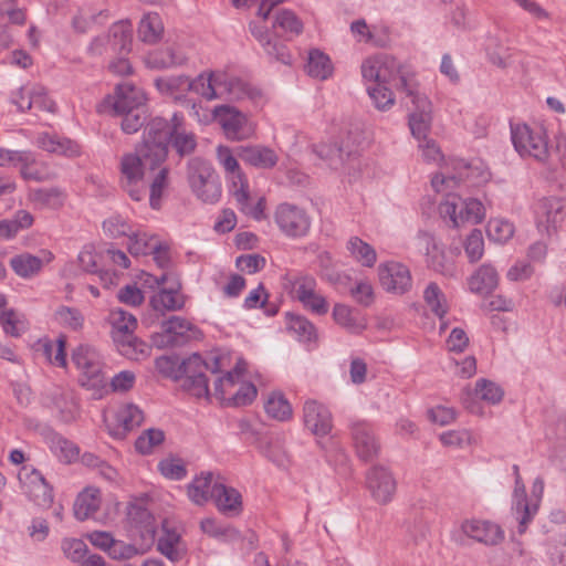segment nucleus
I'll list each match as a JSON object with an SVG mask.
<instances>
[{"label": "nucleus", "instance_id": "f257e3e1", "mask_svg": "<svg viewBox=\"0 0 566 566\" xmlns=\"http://www.w3.org/2000/svg\"><path fill=\"white\" fill-rule=\"evenodd\" d=\"M166 85L169 90L192 91L207 101L224 98L231 102H241L248 99L255 106H261L264 103L261 90L224 71L203 72L193 80L187 76L172 77L166 82Z\"/></svg>", "mask_w": 566, "mask_h": 566}, {"label": "nucleus", "instance_id": "f03ea898", "mask_svg": "<svg viewBox=\"0 0 566 566\" xmlns=\"http://www.w3.org/2000/svg\"><path fill=\"white\" fill-rule=\"evenodd\" d=\"M217 161L223 169L229 192L234 198L237 207L247 216L261 220L264 216V198H253L250 192L249 180L238 161L237 148L219 145L216 149Z\"/></svg>", "mask_w": 566, "mask_h": 566}, {"label": "nucleus", "instance_id": "7ed1b4c3", "mask_svg": "<svg viewBox=\"0 0 566 566\" xmlns=\"http://www.w3.org/2000/svg\"><path fill=\"white\" fill-rule=\"evenodd\" d=\"M361 75L365 81L374 82L375 85L392 83L406 94H413L417 87L407 67L388 54H377L366 59L361 64Z\"/></svg>", "mask_w": 566, "mask_h": 566}, {"label": "nucleus", "instance_id": "20e7f679", "mask_svg": "<svg viewBox=\"0 0 566 566\" xmlns=\"http://www.w3.org/2000/svg\"><path fill=\"white\" fill-rule=\"evenodd\" d=\"M175 129L176 120H174V116L170 119L157 116L146 123L138 153L149 163L151 170L166 160Z\"/></svg>", "mask_w": 566, "mask_h": 566}, {"label": "nucleus", "instance_id": "39448f33", "mask_svg": "<svg viewBox=\"0 0 566 566\" xmlns=\"http://www.w3.org/2000/svg\"><path fill=\"white\" fill-rule=\"evenodd\" d=\"M187 106L190 107L189 115L200 123H208L210 118L217 120L229 139L242 140L250 137L254 132L248 116L233 106H216L211 115L207 111L201 115L200 112L203 108L195 102L188 101Z\"/></svg>", "mask_w": 566, "mask_h": 566}, {"label": "nucleus", "instance_id": "423d86ee", "mask_svg": "<svg viewBox=\"0 0 566 566\" xmlns=\"http://www.w3.org/2000/svg\"><path fill=\"white\" fill-rule=\"evenodd\" d=\"M489 178V171L476 166L473 167L462 159H452L441 168L440 172L432 177L431 186L437 192H443L450 197L451 191L459 187L461 182L468 181L478 185L488 181Z\"/></svg>", "mask_w": 566, "mask_h": 566}, {"label": "nucleus", "instance_id": "0eeeda50", "mask_svg": "<svg viewBox=\"0 0 566 566\" xmlns=\"http://www.w3.org/2000/svg\"><path fill=\"white\" fill-rule=\"evenodd\" d=\"M187 179L192 192L205 203H216L221 197V182L212 165L199 157L189 160Z\"/></svg>", "mask_w": 566, "mask_h": 566}, {"label": "nucleus", "instance_id": "6e6552de", "mask_svg": "<svg viewBox=\"0 0 566 566\" xmlns=\"http://www.w3.org/2000/svg\"><path fill=\"white\" fill-rule=\"evenodd\" d=\"M511 139L520 156L534 158L539 163L547 160L549 147L543 127L527 124L511 125Z\"/></svg>", "mask_w": 566, "mask_h": 566}, {"label": "nucleus", "instance_id": "1a4fd4ad", "mask_svg": "<svg viewBox=\"0 0 566 566\" xmlns=\"http://www.w3.org/2000/svg\"><path fill=\"white\" fill-rule=\"evenodd\" d=\"M132 25L119 21L114 23L107 33L95 36L87 46V53L92 56H101L106 53L128 54L132 50Z\"/></svg>", "mask_w": 566, "mask_h": 566}, {"label": "nucleus", "instance_id": "9d476101", "mask_svg": "<svg viewBox=\"0 0 566 566\" xmlns=\"http://www.w3.org/2000/svg\"><path fill=\"white\" fill-rule=\"evenodd\" d=\"M149 166L138 153H128L120 158V186L125 192L135 201H140L146 196V184L144 181V168Z\"/></svg>", "mask_w": 566, "mask_h": 566}, {"label": "nucleus", "instance_id": "9b49d317", "mask_svg": "<svg viewBox=\"0 0 566 566\" xmlns=\"http://www.w3.org/2000/svg\"><path fill=\"white\" fill-rule=\"evenodd\" d=\"M274 222L280 231L291 239L305 237L312 224L311 217L303 208L289 202L280 203L276 207Z\"/></svg>", "mask_w": 566, "mask_h": 566}, {"label": "nucleus", "instance_id": "f8f14e48", "mask_svg": "<svg viewBox=\"0 0 566 566\" xmlns=\"http://www.w3.org/2000/svg\"><path fill=\"white\" fill-rule=\"evenodd\" d=\"M439 211L443 218L450 219L453 227H459L464 222L478 224L485 217L484 206L481 201L473 198L461 199L460 197H453V200L447 199L440 203Z\"/></svg>", "mask_w": 566, "mask_h": 566}, {"label": "nucleus", "instance_id": "ddd939ff", "mask_svg": "<svg viewBox=\"0 0 566 566\" xmlns=\"http://www.w3.org/2000/svg\"><path fill=\"white\" fill-rule=\"evenodd\" d=\"M72 361L81 371L83 386L97 387L104 384L102 357L94 347L88 345L78 346L73 352Z\"/></svg>", "mask_w": 566, "mask_h": 566}, {"label": "nucleus", "instance_id": "4468645a", "mask_svg": "<svg viewBox=\"0 0 566 566\" xmlns=\"http://www.w3.org/2000/svg\"><path fill=\"white\" fill-rule=\"evenodd\" d=\"M18 479L22 492L36 505L46 507L52 503V489L40 471L32 467L24 465L21 468Z\"/></svg>", "mask_w": 566, "mask_h": 566}, {"label": "nucleus", "instance_id": "2eb2a0df", "mask_svg": "<svg viewBox=\"0 0 566 566\" xmlns=\"http://www.w3.org/2000/svg\"><path fill=\"white\" fill-rule=\"evenodd\" d=\"M534 214L537 230L552 235L564 222V203L559 198H542L534 207Z\"/></svg>", "mask_w": 566, "mask_h": 566}, {"label": "nucleus", "instance_id": "dca6fc26", "mask_svg": "<svg viewBox=\"0 0 566 566\" xmlns=\"http://www.w3.org/2000/svg\"><path fill=\"white\" fill-rule=\"evenodd\" d=\"M104 419L109 433L117 439H123L129 431L140 426L144 413L136 405L125 403L114 410L112 415H105Z\"/></svg>", "mask_w": 566, "mask_h": 566}, {"label": "nucleus", "instance_id": "f3484780", "mask_svg": "<svg viewBox=\"0 0 566 566\" xmlns=\"http://www.w3.org/2000/svg\"><path fill=\"white\" fill-rule=\"evenodd\" d=\"M366 488L375 502L385 505L392 501L397 482L389 470L376 465L366 473Z\"/></svg>", "mask_w": 566, "mask_h": 566}, {"label": "nucleus", "instance_id": "a211bd4d", "mask_svg": "<svg viewBox=\"0 0 566 566\" xmlns=\"http://www.w3.org/2000/svg\"><path fill=\"white\" fill-rule=\"evenodd\" d=\"M54 260V254L46 249H40L36 254L21 252L11 256L9 264L15 275L23 280L38 276L43 268Z\"/></svg>", "mask_w": 566, "mask_h": 566}, {"label": "nucleus", "instance_id": "6ab92c4d", "mask_svg": "<svg viewBox=\"0 0 566 566\" xmlns=\"http://www.w3.org/2000/svg\"><path fill=\"white\" fill-rule=\"evenodd\" d=\"M379 281L381 286L395 294H405L412 286V276L407 265L389 261L378 268Z\"/></svg>", "mask_w": 566, "mask_h": 566}, {"label": "nucleus", "instance_id": "aec40b11", "mask_svg": "<svg viewBox=\"0 0 566 566\" xmlns=\"http://www.w3.org/2000/svg\"><path fill=\"white\" fill-rule=\"evenodd\" d=\"M416 109L409 115V128L412 136L418 139H426L431 128V104L429 99L418 88L413 94H407Z\"/></svg>", "mask_w": 566, "mask_h": 566}, {"label": "nucleus", "instance_id": "412c9836", "mask_svg": "<svg viewBox=\"0 0 566 566\" xmlns=\"http://www.w3.org/2000/svg\"><path fill=\"white\" fill-rule=\"evenodd\" d=\"M105 103L112 107L113 114L126 113L145 106L146 95L142 88L125 82L116 86L114 95L108 96Z\"/></svg>", "mask_w": 566, "mask_h": 566}, {"label": "nucleus", "instance_id": "4be33fe9", "mask_svg": "<svg viewBox=\"0 0 566 566\" xmlns=\"http://www.w3.org/2000/svg\"><path fill=\"white\" fill-rule=\"evenodd\" d=\"M350 431L355 450L361 460L369 461L378 455L380 444L373 427L368 422L354 421L350 426Z\"/></svg>", "mask_w": 566, "mask_h": 566}, {"label": "nucleus", "instance_id": "5701e85b", "mask_svg": "<svg viewBox=\"0 0 566 566\" xmlns=\"http://www.w3.org/2000/svg\"><path fill=\"white\" fill-rule=\"evenodd\" d=\"M303 420L305 427L316 437L329 434L333 428L331 411L316 400L305 401L303 407Z\"/></svg>", "mask_w": 566, "mask_h": 566}, {"label": "nucleus", "instance_id": "b1692460", "mask_svg": "<svg viewBox=\"0 0 566 566\" xmlns=\"http://www.w3.org/2000/svg\"><path fill=\"white\" fill-rule=\"evenodd\" d=\"M165 344L169 346H181L191 339L198 338L199 329L186 318L171 316L161 324Z\"/></svg>", "mask_w": 566, "mask_h": 566}, {"label": "nucleus", "instance_id": "393cba45", "mask_svg": "<svg viewBox=\"0 0 566 566\" xmlns=\"http://www.w3.org/2000/svg\"><path fill=\"white\" fill-rule=\"evenodd\" d=\"M461 531L468 537L485 545H497L504 538V532L497 524L481 520H467Z\"/></svg>", "mask_w": 566, "mask_h": 566}, {"label": "nucleus", "instance_id": "a878e982", "mask_svg": "<svg viewBox=\"0 0 566 566\" xmlns=\"http://www.w3.org/2000/svg\"><path fill=\"white\" fill-rule=\"evenodd\" d=\"M538 509V504H530L526 496L525 485L522 481L521 475H517L515 479V488H514V505L513 513L515 520L518 522L517 532L518 534H524L527 525L531 523L533 517L535 516Z\"/></svg>", "mask_w": 566, "mask_h": 566}, {"label": "nucleus", "instance_id": "bb28decb", "mask_svg": "<svg viewBox=\"0 0 566 566\" xmlns=\"http://www.w3.org/2000/svg\"><path fill=\"white\" fill-rule=\"evenodd\" d=\"M237 154L242 161L258 169H272L279 161L277 154L262 145L239 146Z\"/></svg>", "mask_w": 566, "mask_h": 566}, {"label": "nucleus", "instance_id": "cd10ccee", "mask_svg": "<svg viewBox=\"0 0 566 566\" xmlns=\"http://www.w3.org/2000/svg\"><path fill=\"white\" fill-rule=\"evenodd\" d=\"M250 30L253 36L262 45L269 57L274 59L275 61L285 65H290L292 63V56L287 48L277 40H273L264 25L250 23Z\"/></svg>", "mask_w": 566, "mask_h": 566}, {"label": "nucleus", "instance_id": "c85d7f7f", "mask_svg": "<svg viewBox=\"0 0 566 566\" xmlns=\"http://www.w3.org/2000/svg\"><path fill=\"white\" fill-rule=\"evenodd\" d=\"M212 500L218 510L226 515H238L242 510V497L239 491L222 482H214Z\"/></svg>", "mask_w": 566, "mask_h": 566}, {"label": "nucleus", "instance_id": "c756f323", "mask_svg": "<svg viewBox=\"0 0 566 566\" xmlns=\"http://www.w3.org/2000/svg\"><path fill=\"white\" fill-rule=\"evenodd\" d=\"M283 285L290 291L292 297L296 298L298 302H305L317 291L315 277L303 273H286L283 276Z\"/></svg>", "mask_w": 566, "mask_h": 566}, {"label": "nucleus", "instance_id": "7c9ffc66", "mask_svg": "<svg viewBox=\"0 0 566 566\" xmlns=\"http://www.w3.org/2000/svg\"><path fill=\"white\" fill-rule=\"evenodd\" d=\"M186 303L185 295L180 292V286L169 289L161 287L150 297V305L156 312H174L184 308Z\"/></svg>", "mask_w": 566, "mask_h": 566}, {"label": "nucleus", "instance_id": "2f4dec72", "mask_svg": "<svg viewBox=\"0 0 566 566\" xmlns=\"http://www.w3.org/2000/svg\"><path fill=\"white\" fill-rule=\"evenodd\" d=\"M214 480L211 472H201L187 485V495L196 505H203L213 497Z\"/></svg>", "mask_w": 566, "mask_h": 566}, {"label": "nucleus", "instance_id": "473e14b6", "mask_svg": "<svg viewBox=\"0 0 566 566\" xmlns=\"http://www.w3.org/2000/svg\"><path fill=\"white\" fill-rule=\"evenodd\" d=\"M36 145L39 148L57 155L76 156L80 154L78 145L71 139L51 135L49 133H41L36 137Z\"/></svg>", "mask_w": 566, "mask_h": 566}, {"label": "nucleus", "instance_id": "72a5a7b5", "mask_svg": "<svg viewBox=\"0 0 566 566\" xmlns=\"http://www.w3.org/2000/svg\"><path fill=\"white\" fill-rule=\"evenodd\" d=\"M245 363L238 360L234 368L220 377L214 384L216 395L226 403L234 390L244 380Z\"/></svg>", "mask_w": 566, "mask_h": 566}, {"label": "nucleus", "instance_id": "f704fd0d", "mask_svg": "<svg viewBox=\"0 0 566 566\" xmlns=\"http://www.w3.org/2000/svg\"><path fill=\"white\" fill-rule=\"evenodd\" d=\"M497 283V271L491 264L481 265L468 281L470 291L476 294L491 293Z\"/></svg>", "mask_w": 566, "mask_h": 566}, {"label": "nucleus", "instance_id": "c9c22d12", "mask_svg": "<svg viewBox=\"0 0 566 566\" xmlns=\"http://www.w3.org/2000/svg\"><path fill=\"white\" fill-rule=\"evenodd\" d=\"M101 506V492L95 488H86L81 492L74 503V515L77 520H87L98 511Z\"/></svg>", "mask_w": 566, "mask_h": 566}, {"label": "nucleus", "instance_id": "e433bc0d", "mask_svg": "<svg viewBox=\"0 0 566 566\" xmlns=\"http://www.w3.org/2000/svg\"><path fill=\"white\" fill-rule=\"evenodd\" d=\"M176 129L171 135L170 143L179 156H187L195 151L197 146L196 135L186 130L184 127V117L177 113L174 114Z\"/></svg>", "mask_w": 566, "mask_h": 566}, {"label": "nucleus", "instance_id": "4c0bfd02", "mask_svg": "<svg viewBox=\"0 0 566 566\" xmlns=\"http://www.w3.org/2000/svg\"><path fill=\"white\" fill-rule=\"evenodd\" d=\"M164 30L163 19L158 13H146L138 24V39L144 43L155 44L163 38Z\"/></svg>", "mask_w": 566, "mask_h": 566}, {"label": "nucleus", "instance_id": "58836bf2", "mask_svg": "<svg viewBox=\"0 0 566 566\" xmlns=\"http://www.w3.org/2000/svg\"><path fill=\"white\" fill-rule=\"evenodd\" d=\"M305 70L311 77L326 80L333 73V64L328 55L317 49H313L308 52Z\"/></svg>", "mask_w": 566, "mask_h": 566}, {"label": "nucleus", "instance_id": "ea45409f", "mask_svg": "<svg viewBox=\"0 0 566 566\" xmlns=\"http://www.w3.org/2000/svg\"><path fill=\"white\" fill-rule=\"evenodd\" d=\"M346 248L350 256L363 266L373 268L377 261L375 249L358 237H350Z\"/></svg>", "mask_w": 566, "mask_h": 566}, {"label": "nucleus", "instance_id": "a19ab883", "mask_svg": "<svg viewBox=\"0 0 566 566\" xmlns=\"http://www.w3.org/2000/svg\"><path fill=\"white\" fill-rule=\"evenodd\" d=\"M29 199L38 208L59 209L64 203V195L57 188L31 189Z\"/></svg>", "mask_w": 566, "mask_h": 566}, {"label": "nucleus", "instance_id": "79ce46f5", "mask_svg": "<svg viewBox=\"0 0 566 566\" xmlns=\"http://www.w3.org/2000/svg\"><path fill=\"white\" fill-rule=\"evenodd\" d=\"M201 531L210 537L223 542H233L240 538V532L231 525L223 524L213 517L203 518L200 522Z\"/></svg>", "mask_w": 566, "mask_h": 566}, {"label": "nucleus", "instance_id": "37998d69", "mask_svg": "<svg viewBox=\"0 0 566 566\" xmlns=\"http://www.w3.org/2000/svg\"><path fill=\"white\" fill-rule=\"evenodd\" d=\"M423 300L429 310L440 319L448 313L446 294L436 282H430L423 291Z\"/></svg>", "mask_w": 566, "mask_h": 566}, {"label": "nucleus", "instance_id": "c03bdc74", "mask_svg": "<svg viewBox=\"0 0 566 566\" xmlns=\"http://www.w3.org/2000/svg\"><path fill=\"white\" fill-rule=\"evenodd\" d=\"M207 369H210L212 373L219 371V359L214 357L213 364L210 366L199 354H192L190 357L181 361V375L179 380L182 381L188 377L205 375V370Z\"/></svg>", "mask_w": 566, "mask_h": 566}, {"label": "nucleus", "instance_id": "a18cd8bd", "mask_svg": "<svg viewBox=\"0 0 566 566\" xmlns=\"http://www.w3.org/2000/svg\"><path fill=\"white\" fill-rule=\"evenodd\" d=\"M157 547L171 562H177L182 556L180 534L175 530L164 527V534L159 537Z\"/></svg>", "mask_w": 566, "mask_h": 566}, {"label": "nucleus", "instance_id": "49530a36", "mask_svg": "<svg viewBox=\"0 0 566 566\" xmlns=\"http://www.w3.org/2000/svg\"><path fill=\"white\" fill-rule=\"evenodd\" d=\"M128 251L132 255H148L154 251L159 238L147 232L129 234Z\"/></svg>", "mask_w": 566, "mask_h": 566}, {"label": "nucleus", "instance_id": "de8ad7c7", "mask_svg": "<svg viewBox=\"0 0 566 566\" xmlns=\"http://www.w3.org/2000/svg\"><path fill=\"white\" fill-rule=\"evenodd\" d=\"M334 321L350 333H360L365 324L353 314L352 310L343 304H336L333 310Z\"/></svg>", "mask_w": 566, "mask_h": 566}, {"label": "nucleus", "instance_id": "09e8293b", "mask_svg": "<svg viewBox=\"0 0 566 566\" xmlns=\"http://www.w3.org/2000/svg\"><path fill=\"white\" fill-rule=\"evenodd\" d=\"M158 471L163 476L172 481H180L187 476V468L182 459L169 455L158 462Z\"/></svg>", "mask_w": 566, "mask_h": 566}, {"label": "nucleus", "instance_id": "8fccbe9b", "mask_svg": "<svg viewBox=\"0 0 566 566\" xmlns=\"http://www.w3.org/2000/svg\"><path fill=\"white\" fill-rule=\"evenodd\" d=\"M264 408L271 418L280 421L287 420L292 416V407L282 394L270 395Z\"/></svg>", "mask_w": 566, "mask_h": 566}, {"label": "nucleus", "instance_id": "3c124183", "mask_svg": "<svg viewBox=\"0 0 566 566\" xmlns=\"http://www.w3.org/2000/svg\"><path fill=\"white\" fill-rule=\"evenodd\" d=\"M113 327L116 333L122 334L128 344H132L133 333L137 327L136 317L123 310L114 311L113 314Z\"/></svg>", "mask_w": 566, "mask_h": 566}, {"label": "nucleus", "instance_id": "603ef678", "mask_svg": "<svg viewBox=\"0 0 566 566\" xmlns=\"http://www.w3.org/2000/svg\"><path fill=\"white\" fill-rule=\"evenodd\" d=\"M475 395L490 405H497L502 401L504 391L496 382L481 378L475 382Z\"/></svg>", "mask_w": 566, "mask_h": 566}, {"label": "nucleus", "instance_id": "864d4df0", "mask_svg": "<svg viewBox=\"0 0 566 566\" xmlns=\"http://www.w3.org/2000/svg\"><path fill=\"white\" fill-rule=\"evenodd\" d=\"M114 115L123 117L120 126L125 134H135L146 124L148 118L146 106L137 107L126 113H115Z\"/></svg>", "mask_w": 566, "mask_h": 566}, {"label": "nucleus", "instance_id": "5fc2aeb1", "mask_svg": "<svg viewBox=\"0 0 566 566\" xmlns=\"http://www.w3.org/2000/svg\"><path fill=\"white\" fill-rule=\"evenodd\" d=\"M165 440V433L160 429L145 430L135 441V449L140 454H150L156 447Z\"/></svg>", "mask_w": 566, "mask_h": 566}, {"label": "nucleus", "instance_id": "6e6d98bb", "mask_svg": "<svg viewBox=\"0 0 566 566\" xmlns=\"http://www.w3.org/2000/svg\"><path fill=\"white\" fill-rule=\"evenodd\" d=\"M427 265L433 271L448 277H455L458 275L457 265L452 258L446 255L440 248L429 259H426Z\"/></svg>", "mask_w": 566, "mask_h": 566}, {"label": "nucleus", "instance_id": "4d7b16f0", "mask_svg": "<svg viewBox=\"0 0 566 566\" xmlns=\"http://www.w3.org/2000/svg\"><path fill=\"white\" fill-rule=\"evenodd\" d=\"M0 324L3 332L12 337H19L28 329L23 317L13 310L3 311L0 314Z\"/></svg>", "mask_w": 566, "mask_h": 566}, {"label": "nucleus", "instance_id": "13d9d810", "mask_svg": "<svg viewBox=\"0 0 566 566\" xmlns=\"http://www.w3.org/2000/svg\"><path fill=\"white\" fill-rule=\"evenodd\" d=\"M50 449L66 461H72L78 455V448L57 433L49 436Z\"/></svg>", "mask_w": 566, "mask_h": 566}, {"label": "nucleus", "instance_id": "bf43d9fd", "mask_svg": "<svg viewBox=\"0 0 566 566\" xmlns=\"http://www.w3.org/2000/svg\"><path fill=\"white\" fill-rule=\"evenodd\" d=\"M256 394V387L252 382L243 380L234 392L229 396L226 405L231 407L250 405L255 399Z\"/></svg>", "mask_w": 566, "mask_h": 566}, {"label": "nucleus", "instance_id": "052dcab7", "mask_svg": "<svg viewBox=\"0 0 566 566\" xmlns=\"http://www.w3.org/2000/svg\"><path fill=\"white\" fill-rule=\"evenodd\" d=\"M514 234V226L505 219H492L488 223V235L491 240L504 243Z\"/></svg>", "mask_w": 566, "mask_h": 566}, {"label": "nucleus", "instance_id": "680f3d73", "mask_svg": "<svg viewBox=\"0 0 566 566\" xmlns=\"http://www.w3.org/2000/svg\"><path fill=\"white\" fill-rule=\"evenodd\" d=\"M367 93L378 111H388L395 104L394 93L386 85L368 86Z\"/></svg>", "mask_w": 566, "mask_h": 566}, {"label": "nucleus", "instance_id": "e2e57ef3", "mask_svg": "<svg viewBox=\"0 0 566 566\" xmlns=\"http://www.w3.org/2000/svg\"><path fill=\"white\" fill-rule=\"evenodd\" d=\"M168 185V169L166 167L159 169L153 179L149 189V205L153 209H159L163 192Z\"/></svg>", "mask_w": 566, "mask_h": 566}, {"label": "nucleus", "instance_id": "0e129e2a", "mask_svg": "<svg viewBox=\"0 0 566 566\" xmlns=\"http://www.w3.org/2000/svg\"><path fill=\"white\" fill-rule=\"evenodd\" d=\"M287 324L289 328L302 340L310 342L316 336L314 325L304 316L290 315Z\"/></svg>", "mask_w": 566, "mask_h": 566}, {"label": "nucleus", "instance_id": "69168bd1", "mask_svg": "<svg viewBox=\"0 0 566 566\" xmlns=\"http://www.w3.org/2000/svg\"><path fill=\"white\" fill-rule=\"evenodd\" d=\"M464 251L470 262L479 261L484 253V240L482 231L473 229L464 243Z\"/></svg>", "mask_w": 566, "mask_h": 566}, {"label": "nucleus", "instance_id": "338daca9", "mask_svg": "<svg viewBox=\"0 0 566 566\" xmlns=\"http://www.w3.org/2000/svg\"><path fill=\"white\" fill-rule=\"evenodd\" d=\"M316 154L328 161L332 168H338L339 164L344 163V157H349L352 155V150L345 149L343 147H338L336 145H321L316 148Z\"/></svg>", "mask_w": 566, "mask_h": 566}, {"label": "nucleus", "instance_id": "774afa93", "mask_svg": "<svg viewBox=\"0 0 566 566\" xmlns=\"http://www.w3.org/2000/svg\"><path fill=\"white\" fill-rule=\"evenodd\" d=\"M62 551L70 560L78 565L88 553L86 544L83 541L76 538L63 539Z\"/></svg>", "mask_w": 566, "mask_h": 566}]
</instances>
